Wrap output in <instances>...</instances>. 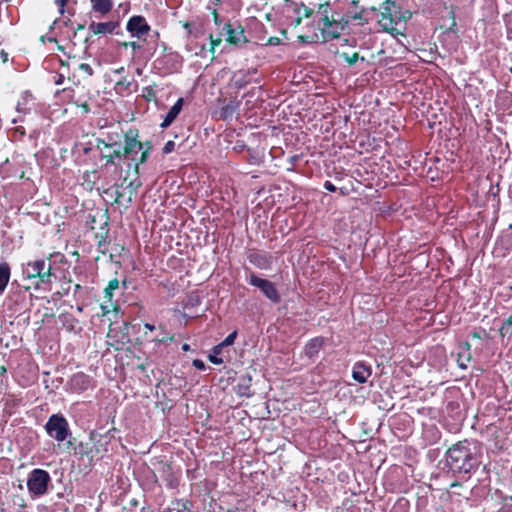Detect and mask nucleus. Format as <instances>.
<instances>
[{"instance_id": "1", "label": "nucleus", "mask_w": 512, "mask_h": 512, "mask_svg": "<svg viewBox=\"0 0 512 512\" xmlns=\"http://www.w3.org/2000/svg\"><path fill=\"white\" fill-rule=\"evenodd\" d=\"M481 459L482 447L475 440L458 441L445 453L446 465L454 473L470 474L480 466Z\"/></svg>"}, {"instance_id": "2", "label": "nucleus", "mask_w": 512, "mask_h": 512, "mask_svg": "<svg viewBox=\"0 0 512 512\" xmlns=\"http://www.w3.org/2000/svg\"><path fill=\"white\" fill-rule=\"evenodd\" d=\"M149 146L153 148L151 141L142 142L139 140V130L136 128H129L124 132L118 145L110 148L111 154H103L102 159L105 160V166L120 165L123 159L135 160L138 153H142L145 148Z\"/></svg>"}, {"instance_id": "3", "label": "nucleus", "mask_w": 512, "mask_h": 512, "mask_svg": "<svg viewBox=\"0 0 512 512\" xmlns=\"http://www.w3.org/2000/svg\"><path fill=\"white\" fill-rule=\"evenodd\" d=\"M380 8L381 17L378 23L382 30L392 36L404 35L406 22L412 17V13L409 10H403L393 0L384 1Z\"/></svg>"}, {"instance_id": "4", "label": "nucleus", "mask_w": 512, "mask_h": 512, "mask_svg": "<svg viewBox=\"0 0 512 512\" xmlns=\"http://www.w3.org/2000/svg\"><path fill=\"white\" fill-rule=\"evenodd\" d=\"M58 254H50L47 259H35L26 263L23 268V274L28 280H36L34 287L40 289L46 285H50L56 281L57 275L51 265V259ZM62 258L63 255L59 254Z\"/></svg>"}, {"instance_id": "5", "label": "nucleus", "mask_w": 512, "mask_h": 512, "mask_svg": "<svg viewBox=\"0 0 512 512\" xmlns=\"http://www.w3.org/2000/svg\"><path fill=\"white\" fill-rule=\"evenodd\" d=\"M44 429L47 435L59 444L66 442L67 450L74 445L75 438L72 436L69 422L62 414H52L44 425Z\"/></svg>"}, {"instance_id": "6", "label": "nucleus", "mask_w": 512, "mask_h": 512, "mask_svg": "<svg viewBox=\"0 0 512 512\" xmlns=\"http://www.w3.org/2000/svg\"><path fill=\"white\" fill-rule=\"evenodd\" d=\"M152 149L147 146L145 150L140 153L139 157L135 156V160H129V169L126 176L123 178V183L120 187L125 185L124 189L128 190V202H132L133 197L137 195L138 189L142 186L140 179V165L147 162Z\"/></svg>"}, {"instance_id": "7", "label": "nucleus", "mask_w": 512, "mask_h": 512, "mask_svg": "<svg viewBox=\"0 0 512 512\" xmlns=\"http://www.w3.org/2000/svg\"><path fill=\"white\" fill-rule=\"evenodd\" d=\"M51 482L50 474L40 468L33 469L27 478V489L32 498H39L48 492Z\"/></svg>"}, {"instance_id": "8", "label": "nucleus", "mask_w": 512, "mask_h": 512, "mask_svg": "<svg viewBox=\"0 0 512 512\" xmlns=\"http://www.w3.org/2000/svg\"><path fill=\"white\" fill-rule=\"evenodd\" d=\"M318 12L322 14L319 27L323 42H329L340 38V32L333 28L334 17L330 16V3L328 1L319 4Z\"/></svg>"}, {"instance_id": "9", "label": "nucleus", "mask_w": 512, "mask_h": 512, "mask_svg": "<svg viewBox=\"0 0 512 512\" xmlns=\"http://www.w3.org/2000/svg\"><path fill=\"white\" fill-rule=\"evenodd\" d=\"M68 80L72 81L76 88L63 89V93L69 98L71 104L80 107L84 113L90 112V105L86 95L83 93L84 86L80 85V78L76 74L68 75Z\"/></svg>"}, {"instance_id": "10", "label": "nucleus", "mask_w": 512, "mask_h": 512, "mask_svg": "<svg viewBox=\"0 0 512 512\" xmlns=\"http://www.w3.org/2000/svg\"><path fill=\"white\" fill-rule=\"evenodd\" d=\"M74 454L77 459L81 462L79 466L83 465L81 468L82 471H91L92 467L95 464V460L97 459V455L95 454V449L91 441H80L78 444H74L73 446Z\"/></svg>"}, {"instance_id": "11", "label": "nucleus", "mask_w": 512, "mask_h": 512, "mask_svg": "<svg viewBox=\"0 0 512 512\" xmlns=\"http://www.w3.org/2000/svg\"><path fill=\"white\" fill-rule=\"evenodd\" d=\"M248 283L251 286L258 288L262 294L272 303L277 304L281 301L280 293L272 281L261 278L255 273H251L248 278Z\"/></svg>"}, {"instance_id": "12", "label": "nucleus", "mask_w": 512, "mask_h": 512, "mask_svg": "<svg viewBox=\"0 0 512 512\" xmlns=\"http://www.w3.org/2000/svg\"><path fill=\"white\" fill-rule=\"evenodd\" d=\"M116 428H111L103 434L92 431L90 433V441L92 442L97 459H102L110 450L112 441L115 439Z\"/></svg>"}, {"instance_id": "13", "label": "nucleus", "mask_w": 512, "mask_h": 512, "mask_svg": "<svg viewBox=\"0 0 512 512\" xmlns=\"http://www.w3.org/2000/svg\"><path fill=\"white\" fill-rule=\"evenodd\" d=\"M99 219V231L95 233V238L97 239V247L101 254L105 255L108 249V221L109 217L107 212L97 211L92 217L91 221L96 222Z\"/></svg>"}, {"instance_id": "14", "label": "nucleus", "mask_w": 512, "mask_h": 512, "mask_svg": "<svg viewBox=\"0 0 512 512\" xmlns=\"http://www.w3.org/2000/svg\"><path fill=\"white\" fill-rule=\"evenodd\" d=\"M182 66V58L178 53H164L154 61V67L162 74H172L177 72Z\"/></svg>"}, {"instance_id": "15", "label": "nucleus", "mask_w": 512, "mask_h": 512, "mask_svg": "<svg viewBox=\"0 0 512 512\" xmlns=\"http://www.w3.org/2000/svg\"><path fill=\"white\" fill-rule=\"evenodd\" d=\"M223 31L225 32V41L232 46H242L249 42L245 35V29L241 23L228 22L224 24Z\"/></svg>"}, {"instance_id": "16", "label": "nucleus", "mask_w": 512, "mask_h": 512, "mask_svg": "<svg viewBox=\"0 0 512 512\" xmlns=\"http://www.w3.org/2000/svg\"><path fill=\"white\" fill-rule=\"evenodd\" d=\"M126 30L131 37H135L141 40L145 39V37L149 34L151 31V26L144 16L133 15L128 19L126 23Z\"/></svg>"}, {"instance_id": "17", "label": "nucleus", "mask_w": 512, "mask_h": 512, "mask_svg": "<svg viewBox=\"0 0 512 512\" xmlns=\"http://www.w3.org/2000/svg\"><path fill=\"white\" fill-rule=\"evenodd\" d=\"M69 389L74 393H82L95 386V382L91 376L84 372L73 374L67 382Z\"/></svg>"}, {"instance_id": "18", "label": "nucleus", "mask_w": 512, "mask_h": 512, "mask_svg": "<svg viewBox=\"0 0 512 512\" xmlns=\"http://www.w3.org/2000/svg\"><path fill=\"white\" fill-rule=\"evenodd\" d=\"M247 259L256 268L262 270L270 269L274 261V258L270 253L257 249H249L247 252Z\"/></svg>"}, {"instance_id": "19", "label": "nucleus", "mask_w": 512, "mask_h": 512, "mask_svg": "<svg viewBox=\"0 0 512 512\" xmlns=\"http://www.w3.org/2000/svg\"><path fill=\"white\" fill-rule=\"evenodd\" d=\"M120 26V22L118 20L115 21H107V22H95L92 21L88 29L93 35H107V34H118L117 29Z\"/></svg>"}, {"instance_id": "20", "label": "nucleus", "mask_w": 512, "mask_h": 512, "mask_svg": "<svg viewBox=\"0 0 512 512\" xmlns=\"http://www.w3.org/2000/svg\"><path fill=\"white\" fill-rule=\"evenodd\" d=\"M324 344L325 339L321 336L314 337L305 344L303 356L307 358L309 363H313L317 359Z\"/></svg>"}, {"instance_id": "21", "label": "nucleus", "mask_w": 512, "mask_h": 512, "mask_svg": "<svg viewBox=\"0 0 512 512\" xmlns=\"http://www.w3.org/2000/svg\"><path fill=\"white\" fill-rule=\"evenodd\" d=\"M372 375V367L364 361H357L352 368V378L359 384L367 382L368 378Z\"/></svg>"}, {"instance_id": "22", "label": "nucleus", "mask_w": 512, "mask_h": 512, "mask_svg": "<svg viewBox=\"0 0 512 512\" xmlns=\"http://www.w3.org/2000/svg\"><path fill=\"white\" fill-rule=\"evenodd\" d=\"M194 504L188 499H174L162 512H194Z\"/></svg>"}, {"instance_id": "23", "label": "nucleus", "mask_w": 512, "mask_h": 512, "mask_svg": "<svg viewBox=\"0 0 512 512\" xmlns=\"http://www.w3.org/2000/svg\"><path fill=\"white\" fill-rule=\"evenodd\" d=\"M34 101L35 99L31 93H22L17 101L16 111L24 115L29 114L35 105Z\"/></svg>"}, {"instance_id": "24", "label": "nucleus", "mask_w": 512, "mask_h": 512, "mask_svg": "<svg viewBox=\"0 0 512 512\" xmlns=\"http://www.w3.org/2000/svg\"><path fill=\"white\" fill-rule=\"evenodd\" d=\"M239 108V102L237 101H229L228 103H225L223 106H221L216 112H215V118L217 120H228L232 119L233 115Z\"/></svg>"}, {"instance_id": "25", "label": "nucleus", "mask_w": 512, "mask_h": 512, "mask_svg": "<svg viewBox=\"0 0 512 512\" xmlns=\"http://www.w3.org/2000/svg\"><path fill=\"white\" fill-rule=\"evenodd\" d=\"M250 81V74L246 71L239 70L233 73L229 82V86L236 90H240L245 88L250 83Z\"/></svg>"}, {"instance_id": "26", "label": "nucleus", "mask_w": 512, "mask_h": 512, "mask_svg": "<svg viewBox=\"0 0 512 512\" xmlns=\"http://www.w3.org/2000/svg\"><path fill=\"white\" fill-rule=\"evenodd\" d=\"M183 104H184V99L183 98H179L175 102V104L169 109V111L167 112L163 122L161 123L160 126L162 128H167V127H169L174 122V120L180 114V112H181V110L183 108Z\"/></svg>"}, {"instance_id": "27", "label": "nucleus", "mask_w": 512, "mask_h": 512, "mask_svg": "<svg viewBox=\"0 0 512 512\" xmlns=\"http://www.w3.org/2000/svg\"><path fill=\"white\" fill-rule=\"evenodd\" d=\"M92 12L105 16L109 14L114 7L113 0H90Z\"/></svg>"}, {"instance_id": "28", "label": "nucleus", "mask_w": 512, "mask_h": 512, "mask_svg": "<svg viewBox=\"0 0 512 512\" xmlns=\"http://www.w3.org/2000/svg\"><path fill=\"white\" fill-rule=\"evenodd\" d=\"M122 136L123 135L119 133H108L106 139H97L96 148L101 149V146H103V149L113 148L115 145L119 144Z\"/></svg>"}, {"instance_id": "29", "label": "nucleus", "mask_w": 512, "mask_h": 512, "mask_svg": "<svg viewBox=\"0 0 512 512\" xmlns=\"http://www.w3.org/2000/svg\"><path fill=\"white\" fill-rule=\"evenodd\" d=\"M347 13L351 23H355L358 26H365L369 23V18L367 17V9L364 7H361L358 11L349 10Z\"/></svg>"}, {"instance_id": "30", "label": "nucleus", "mask_w": 512, "mask_h": 512, "mask_svg": "<svg viewBox=\"0 0 512 512\" xmlns=\"http://www.w3.org/2000/svg\"><path fill=\"white\" fill-rule=\"evenodd\" d=\"M136 85L132 79L126 76L121 77L115 82L114 89L117 94L124 95L132 92V86Z\"/></svg>"}, {"instance_id": "31", "label": "nucleus", "mask_w": 512, "mask_h": 512, "mask_svg": "<svg viewBox=\"0 0 512 512\" xmlns=\"http://www.w3.org/2000/svg\"><path fill=\"white\" fill-rule=\"evenodd\" d=\"M11 277V267L7 262L0 263V295H2L7 288Z\"/></svg>"}, {"instance_id": "32", "label": "nucleus", "mask_w": 512, "mask_h": 512, "mask_svg": "<svg viewBox=\"0 0 512 512\" xmlns=\"http://www.w3.org/2000/svg\"><path fill=\"white\" fill-rule=\"evenodd\" d=\"M72 63L76 65V70L82 80H86L94 75L93 67L88 63H77L75 57L72 59Z\"/></svg>"}, {"instance_id": "33", "label": "nucleus", "mask_w": 512, "mask_h": 512, "mask_svg": "<svg viewBox=\"0 0 512 512\" xmlns=\"http://www.w3.org/2000/svg\"><path fill=\"white\" fill-rule=\"evenodd\" d=\"M119 289V280L117 278L111 279L104 289V299L106 301H112L113 293Z\"/></svg>"}, {"instance_id": "34", "label": "nucleus", "mask_w": 512, "mask_h": 512, "mask_svg": "<svg viewBox=\"0 0 512 512\" xmlns=\"http://www.w3.org/2000/svg\"><path fill=\"white\" fill-rule=\"evenodd\" d=\"M350 24L352 23L347 13L346 15H342L339 19L334 18L333 28L341 33V31L348 29Z\"/></svg>"}, {"instance_id": "35", "label": "nucleus", "mask_w": 512, "mask_h": 512, "mask_svg": "<svg viewBox=\"0 0 512 512\" xmlns=\"http://www.w3.org/2000/svg\"><path fill=\"white\" fill-rule=\"evenodd\" d=\"M499 334L502 338L507 337L508 339L512 337V316H509L503 323V325L499 329Z\"/></svg>"}, {"instance_id": "36", "label": "nucleus", "mask_w": 512, "mask_h": 512, "mask_svg": "<svg viewBox=\"0 0 512 512\" xmlns=\"http://www.w3.org/2000/svg\"><path fill=\"white\" fill-rule=\"evenodd\" d=\"M250 382H251V378H248L245 380V383L241 384H237L236 386V393L240 396H246V397H250L252 396V393L250 391Z\"/></svg>"}, {"instance_id": "37", "label": "nucleus", "mask_w": 512, "mask_h": 512, "mask_svg": "<svg viewBox=\"0 0 512 512\" xmlns=\"http://www.w3.org/2000/svg\"><path fill=\"white\" fill-rule=\"evenodd\" d=\"M292 5L294 6L293 10L296 14H299L301 8H303L304 12L303 15H301L303 18H310L314 13L313 9L308 8L303 2H292Z\"/></svg>"}, {"instance_id": "38", "label": "nucleus", "mask_w": 512, "mask_h": 512, "mask_svg": "<svg viewBox=\"0 0 512 512\" xmlns=\"http://www.w3.org/2000/svg\"><path fill=\"white\" fill-rule=\"evenodd\" d=\"M142 97L147 102H155V103L157 102V94H156L153 86L143 87V89H142Z\"/></svg>"}, {"instance_id": "39", "label": "nucleus", "mask_w": 512, "mask_h": 512, "mask_svg": "<svg viewBox=\"0 0 512 512\" xmlns=\"http://www.w3.org/2000/svg\"><path fill=\"white\" fill-rule=\"evenodd\" d=\"M340 57L342 59H344V61L349 65V66H352L354 64H356V62L361 59L362 61L364 60V57H360L359 53L358 52H354L353 54H348L347 52H342L340 54Z\"/></svg>"}, {"instance_id": "40", "label": "nucleus", "mask_w": 512, "mask_h": 512, "mask_svg": "<svg viewBox=\"0 0 512 512\" xmlns=\"http://www.w3.org/2000/svg\"><path fill=\"white\" fill-rule=\"evenodd\" d=\"M71 288H72V281L71 280H68L66 282H64L62 285H61V288L60 290H58L57 292H55L53 294V296L56 298V299H61L62 297L68 295L71 291Z\"/></svg>"}, {"instance_id": "41", "label": "nucleus", "mask_w": 512, "mask_h": 512, "mask_svg": "<svg viewBox=\"0 0 512 512\" xmlns=\"http://www.w3.org/2000/svg\"><path fill=\"white\" fill-rule=\"evenodd\" d=\"M159 328L162 330V334L158 335V336H155L152 339L153 341L158 342V343H164V344H169L172 341H174L175 337H174L173 334H169V333L165 332L161 325L159 326Z\"/></svg>"}, {"instance_id": "42", "label": "nucleus", "mask_w": 512, "mask_h": 512, "mask_svg": "<svg viewBox=\"0 0 512 512\" xmlns=\"http://www.w3.org/2000/svg\"><path fill=\"white\" fill-rule=\"evenodd\" d=\"M209 40H210L209 52L212 54V60H213L215 58V49L222 43V38L220 36L214 37L213 34H210Z\"/></svg>"}, {"instance_id": "43", "label": "nucleus", "mask_w": 512, "mask_h": 512, "mask_svg": "<svg viewBox=\"0 0 512 512\" xmlns=\"http://www.w3.org/2000/svg\"><path fill=\"white\" fill-rule=\"evenodd\" d=\"M222 352V348H217V345L213 348L212 353L208 356V359L213 364H222L223 359L218 355Z\"/></svg>"}, {"instance_id": "44", "label": "nucleus", "mask_w": 512, "mask_h": 512, "mask_svg": "<svg viewBox=\"0 0 512 512\" xmlns=\"http://www.w3.org/2000/svg\"><path fill=\"white\" fill-rule=\"evenodd\" d=\"M236 336H237V332L233 331L221 343H219L217 345V348H222L223 349L226 346L232 345L234 343L235 339H236Z\"/></svg>"}, {"instance_id": "45", "label": "nucleus", "mask_w": 512, "mask_h": 512, "mask_svg": "<svg viewBox=\"0 0 512 512\" xmlns=\"http://www.w3.org/2000/svg\"><path fill=\"white\" fill-rule=\"evenodd\" d=\"M121 46L125 49L130 47L134 52L142 48V45L137 41H124L121 43Z\"/></svg>"}, {"instance_id": "46", "label": "nucleus", "mask_w": 512, "mask_h": 512, "mask_svg": "<svg viewBox=\"0 0 512 512\" xmlns=\"http://www.w3.org/2000/svg\"><path fill=\"white\" fill-rule=\"evenodd\" d=\"M317 37V35H299L298 36V40L299 42H301L302 44H312V43H315L316 40L315 38Z\"/></svg>"}, {"instance_id": "47", "label": "nucleus", "mask_w": 512, "mask_h": 512, "mask_svg": "<svg viewBox=\"0 0 512 512\" xmlns=\"http://www.w3.org/2000/svg\"><path fill=\"white\" fill-rule=\"evenodd\" d=\"M25 128L23 126H17L13 131V137L16 140H22V138L25 136Z\"/></svg>"}, {"instance_id": "48", "label": "nucleus", "mask_w": 512, "mask_h": 512, "mask_svg": "<svg viewBox=\"0 0 512 512\" xmlns=\"http://www.w3.org/2000/svg\"><path fill=\"white\" fill-rule=\"evenodd\" d=\"M175 150V143L172 140H169L165 143L162 152L163 154H169L172 153Z\"/></svg>"}, {"instance_id": "49", "label": "nucleus", "mask_w": 512, "mask_h": 512, "mask_svg": "<svg viewBox=\"0 0 512 512\" xmlns=\"http://www.w3.org/2000/svg\"><path fill=\"white\" fill-rule=\"evenodd\" d=\"M192 365L198 370H205L206 364L200 359H194Z\"/></svg>"}, {"instance_id": "50", "label": "nucleus", "mask_w": 512, "mask_h": 512, "mask_svg": "<svg viewBox=\"0 0 512 512\" xmlns=\"http://www.w3.org/2000/svg\"><path fill=\"white\" fill-rule=\"evenodd\" d=\"M68 0H55V3L59 7V13L61 15L65 12V6L67 5Z\"/></svg>"}, {"instance_id": "51", "label": "nucleus", "mask_w": 512, "mask_h": 512, "mask_svg": "<svg viewBox=\"0 0 512 512\" xmlns=\"http://www.w3.org/2000/svg\"><path fill=\"white\" fill-rule=\"evenodd\" d=\"M93 215H94V214L89 215V220L87 221V224H88V226H89V228H90L91 230H96V229H98V230H99V219H97V220H96V222H92V221H91V217H92Z\"/></svg>"}, {"instance_id": "52", "label": "nucleus", "mask_w": 512, "mask_h": 512, "mask_svg": "<svg viewBox=\"0 0 512 512\" xmlns=\"http://www.w3.org/2000/svg\"><path fill=\"white\" fill-rule=\"evenodd\" d=\"M64 79H65V75L63 73H59L53 77V82L56 85H61V84H63Z\"/></svg>"}, {"instance_id": "53", "label": "nucleus", "mask_w": 512, "mask_h": 512, "mask_svg": "<svg viewBox=\"0 0 512 512\" xmlns=\"http://www.w3.org/2000/svg\"><path fill=\"white\" fill-rule=\"evenodd\" d=\"M281 43V40L280 38L278 37H269L267 39V45H271V46H276V45H279Z\"/></svg>"}, {"instance_id": "54", "label": "nucleus", "mask_w": 512, "mask_h": 512, "mask_svg": "<svg viewBox=\"0 0 512 512\" xmlns=\"http://www.w3.org/2000/svg\"><path fill=\"white\" fill-rule=\"evenodd\" d=\"M97 172L95 170L93 171H86L83 175V179L85 182H92L91 176H95Z\"/></svg>"}, {"instance_id": "55", "label": "nucleus", "mask_w": 512, "mask_h": 512, "mask_svg": "<svg viewBox=\"0 0 512 512\" xmlns=\"http://www.w3.org/2000/svg\"><path fill=\"white\" fill-rule=\"evenodd\" d=\"M324 188L329 192H335L337 190L336 186L330 181L324 182Z\"/></svg>"}, {"instance_id": "56", "label": "nucleus", "mask_w": 512, "mask_h": 512, "mask_svg": "<svg viewBox=\"0 0 512 512\" xmlns=\"http://www.w3.org/2000/svg\"><path fill=\"white\" fill-rule=\"evenodd\" d=\"M303 17L298 15L294 20L291 21L290 25L293 28H297L302 23Z\"/></svg>"}, {"instance_id": "57", "label": "nucleus", "mask_w": 512, "mask_h": 512, "mask_svg": "<svg viewBox=\"0 0 512 512\" xmlns=\"http://www.w3.org/2000/svg\"><path fill=\"white\" fill-rule=\"evenodd\" d=\"M212 16H213V22L215 23V25L219 26L221 24V20H220V15L216 9H214L212 11Z\"/></svg>"}, {"instance_id": "58", "label": "nucleus", "mask_w": 512, "mask_h": 512, "mask_svg": "<svg viewBox=\"0 0 512 512\" xmlns=\"http://www.w3.org/2000/svg\"><path fill=\"white\" fill-rule=\"evenodd\" d=\"M124 196H125L124 191L116 190L115 202L120 204L122 202V199L124 198Z\"/></svg>"}, {"instance_id": "59", "label": "nucleus", "mask_w": 512, "mask_h": 512, "mask_svg": "<svg viewBox=\"0 0 512 512\" xmlns=\"http://www.w3.org/2000/svg\"><path fill=\"white\" fill-rule=\"evenodd\" d=\"M180 23H181L182 27L187 30V34L191 35L192 34V25H191V23H189L188 21H183V22H180Z\"/></svg>"}, {"instance_id": "60", "label": "nucleus", "mask_w": 512, "mask_h": 512, "mask_svg": "<svg viewBox=\"0 0 512 512\" xmlns=\"http://www.w3.org/2000/svg\"><path fill=\"white\" fill-rule=\"evenodd\" d=\"M338 190H339V193H340L341 196H346L349 193L348 189L345 188V187H340Z\"/></svg>"}, {"instance_id": "61", "label": "nucleus", "mask_w": 512, "mask_h": 512, "mask_svg": "<svg viewBox=\"0 0 512 512\" xmlns=\"http://www.w3.org/2000/svg\"><path fill=\"white\" fill-rule=\"evenodd\" d=\"M99 150L101 152V156L103 154H111V151H112L111 149H103V146H101V149H99Z\"/></svg>"}, {"instance_id": "62", "label": "nucleus", "mask_w": 512, "mask_h": 512, "mask_svg": "<svg viewBox=\"0 0 512 512\" xmlns=\"http://www.w3.org/2000/svg\"><path fill=\"white\" fill-rule=\"evenodd\" d=\"M144 326H145L146 329H148L150 331H153V330L156 329L154 325L149 324V323H146Z\"/></svg>"}, {"instance_id": "63", "label": "nucleus", "mask_w": 512, "mask_h": 512, "mask_svg": "<svg viewBox=\"0 0 512 512\" xmlns=\"http://www.w3.org/2000/svg\"><path fill=\"white\" fill-rule=\"evenodd\" d=\"M74 288V294H76L80 289H82V286L80 284H75L73 286Z\"/></svg>"}, {"instance_id": "64", "label": "nucleus", "mask_w": 512, "mask_h": 512, "mask_svg": "<svg viewBox=\"0 0 512 512\" xmlns=\"http://www.w3.org/2000/svg\"><path fill=\"white\" fill-rule=\"evenodd\" d=\"M460 486H461V483H459L458 481H454L450 484V488L460 487Z\"/></svg>"}]
</instances>
